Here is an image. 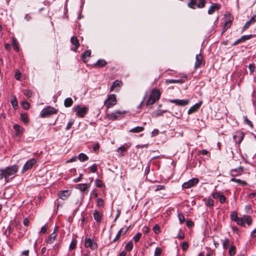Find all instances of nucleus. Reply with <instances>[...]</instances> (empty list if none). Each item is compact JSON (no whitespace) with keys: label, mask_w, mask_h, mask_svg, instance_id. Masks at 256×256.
<instances>
[{"label":"nucleus","mask_w":256,"mask_h":256,"mask_svg":"<svg viewBox=\"0 0 256 256\" xmlns=\"http://www.w3.org/2000/svg\"><path fill=\"white\" fill-rule=\"evenodd\" d=\"M18 170V166L17 165L8 166L4 169H0V180L4 178L6 182H8L9 178H12L14 176Z\"/></svg>","instance_id":"obj_1"},{"label":"nucleus","mask_w":256,"mask_h":256,"mask_svg":"<svg viewBox=\"0 0 256 256\" xmlns=\"http://www.w3.org/2000/svg\"><path fill=\"white\" fill-rule=\"evenodd\" d=\"M160 96V92L158 89H154L146 102V105L147 106L152 105L157 100H158Z\"/></svg>","instance_id":"obj_2"},{"label":"nucleus","mask_w":256,"mask_h":256,"mask_svg":"<svg viewBox=\"0 0 256 256\" xmlns=\"http://www.w3.org/2000/svg\"><path fill=\"white\" fill-rule=\"evenodd\" d=\"M58 111V110L55 108L48 106L42 110L40 114V116L42 118L48 117L51 115L56 114Z\"/></svg>","instance_id":"obj_3"},{"label":"nucleus","mask_w":256,"mask_h":256,"mask_svg":"<svg viewBox=\"0 0 256 256\" xmlns=\"http://www.w3.org/2000/svg\"><path fill=\"white\" fill-rule=\"evenodd\" d=\"M206 4V0H191L188 3V7L192 8H195L196 6L198 8H202Z\"/></svg>","instance_id":"obj_4"},{"label":"nucleus","mask_w":256,"mask_h":256,"mask_svg":"<svg viewBox=\"0 0 256 256\" xmlns=\"http://www.w3.org/2000/svg\"><path fill=\"white\" fill-rule=\"evenodd\" d=\"M126 111L116 110L114 112L107 114V117L109 120H114L120 119L122 116L126 114Z\"/></svg>","instance_id":"obj_5"},{"label":"nucleus","mask_w":256,"mask_h":256,"mask_svg":"<svg viewBox=\"0 0 256 256\" xmlns=\"http://www.w3.org/2000/svg\"><path fill=\"white\" fill-rule=\"evenodd\" d=\"M116 104V99L115 94H112L108 96V98L104 102V106L108 108H111Z\"/></svg>","instance_id":"obj_6"},{"label":"nucleus","mask_w":256,"mask_h":256,"mask_svg":"<svg viewBox=\"0 0 256 256\" xmlns=\"http://www.w3.org/2000/svg\"><path fill=\"white\" fill-rule=\"evenodd\" d=\"M74 110L78 116L83 118L87 113L88 109V107H80V106H77L74 108Z\"/></svg>","instance_id":"obj_7"},{"label":"nucleus","mask_w":256,"mask_h":256,"mask_svg":"<svg viewBox=\"0 0 256 256\" xmlns=\"http://www.w3.org/2000/svg\"><path fill=\"white\" fill-rule=\"evenodd\" d=\"M85 246L86 248H90L91 250H94L98 248V244L94 240L90 238H85Z\"/></svg>","instance_id":"obj_8"},{"label":"nucleus","mask_w":256,"mask_h":256,"mask_svg":"<svg viewBox=\"0 0 256 256\" xmlns=\"http://www.w3.org/2000/svg\"><path fill=\"white\" fill-rule=\"evenodd\" d=\"M198 182L199 180L198 178H192L187 182H184L182 185V187L184 188H189L196 184Z\"/></svg>","instance_id":"obj_9"},{"label":"nucleus","mask_w":256,"mask_h":256,"mask_svg":"<svg viewBox=\"0 0 256 256\" xmlns=\"http://www.w3.org/2000/svg\"><path fill=\"white\" fill-rule=\"evenodd\" d=\"M36 162V160L34 158H30L28 160L22 168V172L24 173L26 170L32 168Z\"/></svg>","instance_id":"obj_10"},{"label":"nucleus","mask_w":256,"mask_h":256,"mask_svg":"<svg viewBox=\"0 0 256 256\" xmlns=\"http://www.w3.org/2000/svg\"><path fill=\"white\" fill-rule=\"evenodd\" d=\"M170 102L172 104H174L178 106H184L188 104L190 100L188 99H174L170 100Z\"/></svg>","instance_id":"obj_11"},{"label":"nucleus","mask_w":256,"mask_h":256,"mask_svg":"<svg viewBox=\"0 0 256 256\" xmlns=\"http://www.w3.org/2000/svg\"><path fill=\"white\" fill-rule=\"evenodd\" d=\"M240 218L242 222H240V224H238V225L244 226V224H247L248 225L250 226L252 223V218L248 215H244Z\"/></svg>","instance_id":"obj_12"},{"label":"nucleus","mask_w":256,"mask_h":256,"mask_svg":"<svg viewBox=\"0 0 256 256\" xmlns=\"http://www.w3.org/2000/svg\"><path fill=\"white\" fill-rule=\"evenodd\" d=\"M244 137V134L241 132H237L233 136L234 141L237 144H240Z\"/></svg>","instance_id":"obj_13"},{"label":"nucleus","mask_w":256,"mask_h":256,"mask_svg":"<svg viewBox=\"0 0 256 256\" xmlns=\"http://www.w3.org/2000/svg\"><path fill=\"white\" fill-rule=\"evenodd\" d=\"M244 168L242 166H240L236 168L231 170L230 174L232 176L234 177L242 174L243 172Z\"/></svg>","instance_id":"obj_14"},{"label":"nucleus","mask_w":256,"mask_h":256,"mask_svg":"<svg viewBox=\"0 0 256 256\" xmlns=\"http://www.w3.org/2000/svg\"><path fill=\"white\" fill-rule=\"evenodd\" d=\"M70 190H60L58 193V196L62 200H66L71 194Z\"/></svg>","instance_id":"obj_15"},{"label":"nucleus","mask_w":256,"mask_h":256,"mask_svg":"<svg viewBox=\"0 0 256 256\" xmlns=\"http://www.w3.org/2000/svg\"><path fill=\"white\" fill-rule=\"evenodd\" d=\"M70 42L74 46V47H72L71 48L72 50L73 51H76V50L80 46L78 40L76 36L72 37L70 38Z\"/></svg>","instance_id":"obj_16"},{"label":"nucleus","mask_w":256,"mask_h":256,"mask_svg":"<svg viewBox=\"0 0 256 256\" xmlns=\"http://www.w3.org/2000/svg\"><path fill=\"white\" fill-rule=\"evenodd\" d=\"M14 129L16 130V136H18L22 134L24 131V128L19 124L14 125Z\"/></svg>","instance_id":"obj_17"},{"label":"nucleus","mask_w":256,"mask_h":256,"mask_svg":"<svg viewBox=\"0 0 256 256\" xmlns=\"http://www.w3.org/2000/svg\"><path fill=\"white\" fill-rule=\"evenodd\" d=\"M202 102L196 103L188 110V114H190L192 113L196 112L200 107Z\"/></svg>","instance_id":"obj_18"},{"label":"nucleus","mask_w":256,"mask_h":256,"mask_svg":"<svg viewBox=\"0 0 256 256\" xmlns=\"http://www.w3.org/2000/svg\"><path fill=\"white\" fill-rule=\"evenodd\" d=\"M195 67L198 68L201 66L202 63L203 58L200 54H196V57Z\"/></svg>","instance_id":"obj_19"},{"label":"nucleus","mask_w":256,"mask_h":256,"mask_svg":"<svg viewBox=\"0 0 256 256\" xmlns=\"http://www.w3.org/2000/svg\"><path fill=\"white\" fill-rule=\"evenodd\" d=\"M56 228L54 230V232L48 236L46 240V243L48 244H52L56 237Z\"/></svg>","instance_id":"obj_20"},{"label":"nucleus","mask_w":256,"mask_h":256,"mask_svg":"<svg viewBox=\"0 0 256 256\" xmlns=\"http://www.w3.org/2000/svg\"><path fill=\"white\" fill-rule=\"evenodd\" d=\"M94 219L97 222L100 223L102 221V214L98 210H94Z\"/></svg>","instance_id":"obj_21"},{"label":"nucleus","mask_w":256,"mask_h":256,"mask_svg":"<svg viewBox=\"0 0 256 256\" xmlns=\"http://www.w3.org/2000/svg\"><path fill=\"white\" fill-rule=\"evenodd\" d=\"M220 6L218 4H214L211 6L208 10V14H213L216 10H218L220 9Z\"/></svg>","instance_id":"obj_22"},{"label":"nucleus","mask_w":256,"mask_h":256,"mask_svg":"<svg viewBox=\"0 0 256 256\" xmlns=\"http://www.w3.org/2000/svg\"><path fill=\"white\" fill-rule=\"evenodd\" d=\"M230 218L232 220L236 222L238 224L242 222L241 218L238 217L237 213L235 212L230 214Z\"/></svg>","instance_id":"obj_23"},{"label":"nucleus","mask_w":256,"mask_h":256,"mask_svg":"<svg viewBox=\"0 0 256 256\" xmlns=\"http://www.w3.org/2000/svg\"><path fill=\"white\" fill-rule=\"evenodd\" d=\"M89 186H90L86 184H77L76 188H78L81 192H84Z\"/></svg>","instance_id":"obj_24"},{"label":"nucleus","mask_w":256,"mask_h":256,"mask_svg":"<svg viewBox=\"0 0 256 256\" xmlns=\"http://www.w3.org/2000/svg\"><path fill=\"white\" fill-rule=\"evenodd\" d=\"M144 126H138L133 128L130 129L129 130V132H134V133H138L144 131Z\"/></svg>","instance_id":"obj_25"},{"label":"nucleus","mask_w":256,"mask_h":256,"mask_svg":"<svg viewBox=\"0 0 256 256\" xmlns=\"http://www.w3.org/2000/svg\"><path fill=\"white\" fill-rule=\"evenodd\" d=\"M166 111H167L166 110H158L152 113V117H158L160 116H162L163 114L166 112Z\"/></svg>","instance_id":"obj_26"},{"label":"nucleus","mask_w":256,"mask_h":256,"mask_svg":"<svg viewBox=\"0 0 256 256\" xmlns=\"http://www.w3.org/2000/svg\"><path fill=\"white\" fill-rule=\"evenodd\" d=\"M122 84V82L118 80H115L110 88V90L112 91L116 87H120Z\"/></svg>","instance_id":"obj_27"},{"label":"nucleus","mask_w":256,"mask_h":256,"mask_svg":"<svg viewBox=\"0 0 256 256\" xmlns=\"http://www.w3.org/2000/svg\"><path fill=\"white\" fill-rule=\"evenodd\" d=\"M78 158L82 162L88 160V157L84 153H80L78 154Z\"/></svg>","instance_id":"obj_28"},{"label":"nucleus","mask_w":256,"mask_h":256,"mask_svg":"<svg viewBox=\"0 0 256 256\" xmlns=\"http://www.w3.org/2000/svg\"><path fill=\"white\" fill-rule=\"evenodd\" d=\"M90 54L91 52L90 50H86L84 54H82V59L84 62H87L88 60H86V58H89L90 56Z\"/></svg>","instance_id":"obj_29"},{"label":"nucleus","mask_w":256,"mask_h":256,"mask_svg":"<svg viewBox=\"0 0 256 256\" xmlns=\"http://www.w3.org/2000/svg\"><path fill=\"white\" fill-rule=\"evenodd\" d=\"M20 120L26 124L28 123L29 119L26 113H23L20 114Z\"/></svg>","instance_id":"obj_30"},{"label":"nucleus","mask_w":256,"mask_h":256,"mask_svg":"<svg viewBox=\"0 0 256 256\" xmlns=\"http://www.w3.org/2000/svg\"><path fill=\"white\" fill-rule=\"evenodd\" d=\"M73 104V100L70 98H66L64 102V105L66 107H70Z\"/></svg>","instance_id":"obj_31"},{"label":"nucleus","mask_w":256,"mask_h":256,"mask_svg":"<svg viewBox=\"0 0 256 256\" xmlns=\"http://www.w3.org/2000/svg\"><path fill=\"white\" fill-rule=\"evenodd\" d=\"M166 84H175V83H182L183 80L182 79H178V80H174V79H171V80H167L166 82Z\"/></svg>","instance_id":"obj_32"},{"label":"nucleus","mask_w":256,"mask_h":256,"mask_svg":"<svg viewBox=\"0 0 256 256\" xmlns=\"http://www.w3.org/2000/svg\"><path fill=\"white\" fill-rule=\"evenodd\" d=\"M106 64V62L104 60H98L96 63L95 64V66L98 67H103Z\"/></svg>","instance_id":"obj_33"},{"label":"nucleus","mask_w":256,"mask_h":256,"mask_svg":"<svg viewBox=\"0 0 256 256\" xmlns=\"http://www.w3.org/2000/svg\"><path fill=\"white\" fill-rule=\"evenodd\" d=\"M230 246V240L228 238H226L223 241H222V246L223 248L225 250L227 249Z\"/></svg>","instance_id":"obj_34"},{"label":"nucleus","mask_w":256,"mask_h":256,"mask_svg":"<svg viewBox=\"0 0 256 256\" xmlns=\"http://www.w3.org/2000/svg\"><path fill=\"white\" fill-rule=\"evenodd\" d=\"M12 45L13 46L14 48L16 50L17 52L19 51V48L18 46V44L16 38H12Z\"/></svg>","instance_id":"obj_35"},{"label":"nucleus","mask_w":256,"mask_h":256,"mask_svg":"<svg viewBox=\"0 0 256 256\" xmlns=\"http://www.w3.org/2000/svg\"><path fill=\"white\" fill-rule=\"evenodd\" d=\"M236 246H231L229 250L228 254L230 256H234L236 254Z\"/></svg>","instance_id":"obj_36"},{"label":"nucleus","mask_w":256,"mask_h":256,"mask_svg":"<svg viewBox=\"0 0 256 256\" xmlns=\"http://www.w3.org/2000/svg\"><path fill=\"white\" fill-rule=\"evenodd\" d=\"M243 118L245 124L248 125L251 128H253L252 122L246 116H244Z\"/></svg>","instance_id":"obj_37"},{"label":"nucleus","mask_w":256,"mask_h":256,"mask_svg":"<svg viewBox=\"0 0 256 256\" xmlns=\"http://www.w3.org/2000/svg\"><path fill=\"white\" fill-rule=\"evenodd\" d=\"M133 248V244L132 241L129 242L126 246L125 249L128 251H130Z\"/></svg>","instance_id":"obj_38"},{"label":"nucleus","mask_w":256,"mask_h":256,"mask_svg":"<svg viewBox=\"0 0 256 256\" xmlns=\"http://www.w3.org/2000/svg\"><path fill=\"white\" fill-rule=\"evenodd\" d=\"M122 232V228H121L119 230V231L118 232V234H116L115 238L113 240L112 242H116L120 238Z\"/></svg>","instance_id":"obj_39"},{"label":"nucleus","mask_w":256,"mask_h":256,"mask_svg":"<svg viewBox=\"0 0 256 256\" xmlns=\"http://www.w3.org/2000/svg\"><path fill=\"white\" fill-rule=\"evenodd\" d=\"M254 37V36L252 34L244 35L241 37V40H242L244 42Z\"/></svg>","instance_id":"obj_40"},{"label":"nucleus","mask_w":256,"mask_h":256,"mask_svg":"<svg viewBox=\"0 0 256 256\" xmlns=\"http://www.w3.org/2000/svg\"><path fill=\"white\" fill-rule=\"evenodd\" d=\"M11 104L14 108L18 107V102L15 97L11 100Z\"/></svg>","instance_id":"obj_41"},{"label":"nucleus","mask_w":256,"mask_h":256,"mask_svg":"<svg viewBox=\"0 0 256 256\" xmlns=\"http://www.w3.org/2000/svg\"><path fill=\"white\" fill-rule=\"evenodd\" d=\"M141 236H142V234L140 232H138L133 237V239L134 240L135 242H137L139 241Z\"/></svg>","instance_id":"obj_42"},{"label":"nucleus","mask_w":256,"mask_h":256,"mask_svg":"<svg viewBox=\"0 0 256 256\" xmlns=\"http://www.w3.org/2000/svg\"><path fill=\"white\" fill-rule=\"evenodd\" d=\"M22 106L24 110H28L30 108V104L27 102H22Z\"/></svg>","instance_id":"obj_43"},{"label":"nucleus","mask_w":256,"mask_h":256,"mask_svg":"<svg viewBox=\"0 0 256 256\" xmlns=\"http://www.w3.org/2000/svg\"><path fill=\"white\" fill-rule=\"evenodd\" d=\"M95 184L98 188H102V182L98 179L95 180Z\"/></svg>","instance_id":"obj_44"},{"label":"nucleus","mask_w":256,"mask_h":256,"mask_svg":"<svg viewBox=\"0 0 256 256\" xmlns=\"http://www.w3.org/2000/svg\"><path fill=\"white\" fill-rule=\"evenodd\" d=\"M82 198L80 197V198H77V200H76V201L75 202V204L78 206V208L80 207V205L82 204Z\"/></svg>","instance_id":"obj_45"},{"label":"nucleus","mask_w":256,"mask_h":256,"mask_svg":"<svg viewBox=\"0 0 256 256\" xmlns=\"http://www.w3.org/2000/svg\"><path fill=\"white\" fill-rule=\"evenodd\" d=\"M188 248V244L187 242H183L182 244V248L183 250H186Z\"/></svg>","instance_id":"obj_46"},{"label":"nucleus","mask_w":256,"mask_h":256,"mask_svg":"<svg viewBox=\"0 0 256 256\" xmlns=\"http://www.w3.org/2000/svg\"><path fill=\"white\" fill-rule=\"evenodd\" d=\"M74 120H70L68 122V124L66 126V130H70L72 126V124H74Z\"/></svg>","instance_id":"obj_47"},{"label":"nucleus","mask_w":256,"mask_h":256,"mask_svg":"<svg viewBox=\"0 0 256 256\" xmlns=\"http://www.w3.org/2000/svg\"><path fill=\"white\" fill-rule=\"evenodd\" d=\"M178 218L180 224L184 222L185 221V218L184 216L182 214H178Z\"/></svg>","instance_id":"obj_48"},{"label":"nucleus","mask_w":256,"mask_h":256,"mask_svg":"<svg viewBox=\"0 0 256 256\" xmlns=\"http://www.w3.org/2000/svg\"><path fill=\"white\" fill-rule=\"evenodd\" d=\"M162 250L160 248H156L154 252V255L156 256H160L162 253Z\"/></svg>","instance_id":"obj_49"},{"label":"nucleus","mask_w":256,"mask_h":256,"mask_svg":"<svg viewBox=\"0 0 256 256\" xmlns=\"http://www.w3.org/2000/svg\"><path fill=\"white\" fill-rule=\"evenodd\" d=\"M248 69L250 71V74H252L255 70V66L254 64H250L248 66Z\"/></svg>","instance_id":"obj_50"},{"label":"nucleus","mask_w":256,"mask_h":256,"mask_svg":"<svg viewBox=\"0 0 256 256\" xmlns=\"http://www.w3.org/2000/svg\"><path fill=\"white\" fill-rule=\"evenodd\" d=\"M32 94V92L30 90H27L24 92V94L28 98H30Z\"/></svg>","instance_id":"obj_51"},{"label":"nucleus","mask_w":256,"mask_h":256,"mask_svg":"<svg viewBox=\"0 0 256 256\" xmlns=\"http://www.w3.org/2000/svg\"><path fill=\"white\" fill-rule=\"evenodd\" d=\"M97 169V165L96 164H94L90 167V170L92 172H96Z\"/></svg>","instance_id":"obj_52"},{"label":"nucleus","mask_w":256,"mask_h":256,"mask_svg":"<svg viewBox=\"0 0 256 256\" xmlns=\"http://www.w3.org/2000/svg\"><path fill=\"white\" fill-rule=\"evenodd\" d=\"M92 148H93L95 152L98 150L100 148L99 144L98 142L94 144Z\"/></svg>","instance_id":"obj_53"},{"label":"nucleus","mask_w":256,"mask_h":256,"mask_svg":"<svg viewBox=\"0 0 256 256\" xmlns=\"http://www.w3.org/2000/svg\"><path fill=\"white\" fill-rule=\"evenodd\" d=\"M226 197L222 195V194H221L219 198V200H220V202L221 204H224L225 202H226Z\"/></svg>","instance_id":"obj_54"},{"label":"nucleus","mask_w":256,"mask_h":256,"mask_svg":"<svg viewBox=\"0 0 256 256\" xmlns=\"http://www.w3.org/2000/svg\"><path fill=\"white\" fill-rule=\"evenodd\" d=\"M20 76H21V73L18 70H17L16 72V73L14 74V78L17 80H20Z\"/></svg>","instance_id":"obj_55"},{"label":"nucleus","mask_w":256,"mask_h":256,"mask_svg":"<svg viewBox=\"0 0 256 256\" xmlns=\"http://www.w3.org/2000/svg\"><path fill=\"white\" fill-rule=\"evenodd\" d=\"M153 230L156 234H158L160 232V226L156 224L153 227Z\"/></svg>","instance_id":"obj_56"},{"label":"nucleus","mask_w":256,"mask_h":256,"mask_svg":"<svg viewBox=\"0 0 256 256\" xmlns=\"http://www.w3.org/2000/svg\"><path fill=\"white\" fill-rule=\"evenodd\" d=\"M214 200L211 199H208L206 202V204L207 206H214Z\"/></svg>","instance_id":"obj_57"},{"label":"nucleus","mask_w":256,"mask_h":256,"mask_svg":"<svg viewBox=\"0 0 256 256\" xmlns=\"http://www.w3.org/2000/svg\"><path fill=\"white\" fill-rule=\"evenodd\" d=\"M251 24H250V22H248V21L246 23V24H244V26L243 28H242V30H246L247 28H248L250 26Z\"/></svg>","instance_id":"obj_58"},{"label":"nucleus","mask_w":256,"mask_h":256,"mask_svg":"<svg viewBox=\"0 0 256 256\" xmlns=\"http://www.w3.org/2000/svg\"><path fill=\"white\" fill-rule=\"evenodd\" d=\"M76 242L74 241H72L70 245V248L71 250H74L76 248Z\"/></svg>","instance_id":"obj_59"},{"label":"nucleus","mask_w":256,"mask_h":256,"mask_svg":"<svg viewBox=\"0 0 256 256\" xmlns=\"http://www.w3.org/2000/svg\"><path fill=\"white\" fill-rule=\"evenodd\" d=\"M251 206L250 205H246L245 206V211L246 212L248 213L251 210Z\"/></svg>","instance_id":"obj_60"},{"label":"nucleus","mask_w":256,"mask_h":256,"mask_svg":"<svg viewBox=\"0 0 256 256\" xmlns=\"http://www.w3.org/2000/svg\"><path fill=\"white\" fill-rule=\"evenodd\" d=\"M23 224L25 226H28L30 224L29 220L28 218H26L24 220Z\"/></svg>","instance_id":"obj_61"},{"label":"nucleus","mask_w":256,"mask_h":256,"mask_svg":"<svg viewBox=\"0 0 256 256\" xmlns=\"http://www.w3.org/2000/svg\"><path fill=\"white\" fill-rule=\"evenodd\" d=\"M220 195L221 194H220V193L218 192H214L212 194V196L214 198H220Z\"/></svg>","instance_id":"obj_62"},{"label":"nucleus","mask_w":256,"mask_h":256,"mask_svg":"<svg viewBox=\"0 0 256 256\" xmlns=\"http://www.w3.org/2000/svg\"><path fill=\"white\" fill-rule=\"evenodd\" d=\"M47 230V228L46 226H43L40 230V232L42 234H45Z\"/></svg>","instance_id":"obj_63"},{"label":"nucleus","mask_w":256,"mask_h":256,"mask_svg":"<svg viewBox=\"0 0 256 256\" xmlns=\"http://www.w3.org/2000/svg\"><path fill=\"white\" fill-rule=\"evenodd\" d=\"M250 236L252 238H254L256 236V228L250 234Z\"/></svg>","instance_id":"obj_64"}]
</instances>
